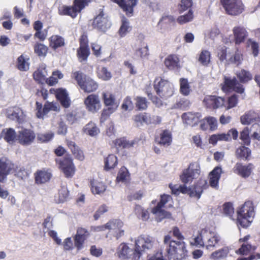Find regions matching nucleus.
Segmentation results:
<instances>
[{
    "label": "nucleus",
    "instance_id": "1",
    "mask_svg": "<svg viewBox=\"0 0 260 260\" xmlns=\"http://www.w3.org/2000/svg\"><path fill=\"white\" fill-rule=\"evenodd\" d=\"M164 244L165 256L169 260H182L187 256L188 251L183 241L174 240L170 235H167L164 237Z\"/></svg>",
    "mask_w": 260,
    "mask_h": 260
},
{
    "label": "nucleus",
    "instance_id": "2",
    "mask_svg": "<svg viewBox=\"0 0 260 260\" xmlns=\"http://www.w3.org/2000/svg\"><path fill=\"white\" fill-rule=\"evenodd\" d=\"M236 223L237 226L247 228L251 224L255 215L254 207L252 201H247L236 211Z\"/></svg>",
    "mask_w": 260,
    "mask_h": 260
},
{
    "label": "nucleus",
    "instance_id": "3",
    "mask_svg": "<svg viewBox=\"0 0 260 260\" xmlns=\"http://www.w3.org/2000/svg\"><path fill=\"white\" fill-rule=\"evenodd\" d=\"M13 173H14L15 176L23 179L26 172L23 167L16 166L7 158H1L0 159V182H3L8 174Z\"/></svg>",
    "mask_w": 260,
    "mask_h": 260
},
{
    "label": "nucleus",
    "instance_id": "4",
    "mask_svg": "<svg viewBox=\"0 0 260 260\" xmlns=\"http://www.w3.org/2000/svg\"><path fill=\"white\" fill-rule=\"evenodd\" d=\"M155 239L149 235H141L135 241V254L134 259L139 260L143 252L152 249Z\"/></svg>",
    "mask_w": 260,
    "mask_h": 260
},
{
    "label": "nucleus",
    "instance_id": "5",
    "mask_svg": "<svg viewBox=\"0 0 260 260\" xmlns=\"http://www.w3.org/2000/svg\"><path fill=\"white\" fill-rule=\"evenodd\" d=\"M153 88L157 95L162 99H167L174 94L173 85L168 80L159 77L155 79Z\"/></svg>",
    "mask_w": 260,
    "mask_h": 260
},
{
    "label": "nucleus",
    "instance_id": "6",
    "mask_svg": "<svg viewBox=\"0 0 260 260\" xmlns=\"http://www.w3.org/2000/svg\"><path fill=\"white\" fill-rule=\"evenodd\" d=\"M221 90L225 93L235 92L242 94L244 92L245 88L243 85L239 82L237 79L224 76L223 78V82L220 84Z\"/></svg>",
    "mask_w": 260,
    "mask_h": 260
},
{
    "label": "nucleus",
    "instance_id": "7",
    "mask_svg": "<svg viewBox=\"0 0 260 260\" xmlns=\"http://www.w3.org/2000/svg\"><path fill=\"white\" fill-rule=\"evenodd\" d=\"M160 201L156 206L151 209V213L155 215L157 221L159 222L166 218H169L171 214L164 210L162 208L170 201L172 200V198L170 195L163 194L160 196Z\"/></svg>",
    "mask_w": 260,
    "mask_h": 260
},
{
    "label": "nucleus",
    "instance_id": "8",
    "mask_svg": "<svg viewBox=\"0 0 260 260\" xmlns=\"http://www.w3.org/2000/svg\"><path fill=\"white\" fill-rule=\"evenodd\" d=\"M220 3L226 13L231 16H237L245 10L242 0H220Z\"/></svg>",
    "mask_w": 260,
    "mask_h": 260
},
{
    "label": "nucleus",
    "instance_id": "9",
    "mask_svg": "<svg viewBox=\"0 0 260 260\" xmlns=\"http://www.w3.org/2000/svg\"><path fill=\"white\" fill-rule=\"evenodd\" d=\"M200 174V166L197 162H191L188 168L185 169L180 176V180L184 184L192 181L196 175Z\"/></svg>",
    "mask_w": 260,
    "mask_h": 260
},
{
    "label": "nucleus",
    "instance_id": "10",
    "mask_svg": "<svg viewBox=\"0 0 260 260\" xmlns=\"http://www.w3.org/2000/svg\"><path fill=\"white\" fill-rule=\"evenodd\" d=\"M85 8L84 2L82 0H75L73 7L63 6L59 9V14L61 15H69L75 18L78 13Z\"/></svg>",
    "mask_w": 260,
    "mask_h": 260
},
{
    "label": "nucleus",
    "instance_id": "11",
    "mask_svg": "<svg viewBox=\"0 0 260 260\" xmlns=\"http://www.w3.org/2000/svg\"><path fill=\"white\" fill-rule=\"evenodd\" d=\"M203 103L207 108L214 110L223 107L225 100L224 98L220 96L207 95L204 98Z\"/></svg>",
    "mask_w": 260,
    "mask_h": 260
},
{
    "label": "nucleus",
    "instance_id": "12",
    "mask_svg": "<svg viewBox=\"0 0 260 260\" xmlns=\"http://www.w3.org/2000/svg\"><path fill=\"white\" fill-rule=\"evenodd\" d=\"M92 25L94 28L105 31L111 26V22L109 21L108 16L104 13L103 10L101 11L100 13L94 18Z\"/></svg>",
    "mask_w": 260,
    "mask_h": 260
},
{
    "label": "nucleus",
    "instance_id": "13",
    "mask_svg": "<svg viewBox=\"0 0 260 260\" xmlns=\"http://www.w3.org/2000/svg\"><path fill=\"white\" fill-rule=\"evenodd\" d=\"M209 185L206 180H199L193 185L189 187V196L199 199L204 191L208 188Z\"/></svg>",
    "mask_w": 260,
    "mask_h": 260
},
{
    "label": "nucleus",
    "instance_id": "14",
    "mask_svg": "<svg viewBox=\"0 0 260 260\" xmlns=\"http://www.w3.org/2000/svg\"><path fill=\"white\" fill-rule=\"evenodd\" d=\"M254 169V166L252 163L243 165L241 162H237L233 169V171L242 178H247L251 175Z\"/></svg>",
    "mask_w": 260,
    "mask_h": 260
},
{
    "label": "nucleus",
    "instance_id": "15",
    "mask_svg": "<svg viewBox=\"0 0 260 260\" xmlns=\"http://www.w3.org/2000/svg\"><path fill=\"white\" fill-rule=\"evenodd\" d=\"M202 235L205 246L208 249L214 247L220 240L218 236L206 229H202Z\"/></svg>",
    "mask_w": 260,
    "mask_h": 260
},
{
    "label": "nucleus",
    "instance_id": "16",
    "mask_svg": "<svg viewBox=\"0 0 260 260\" xmlns=\"http://www.w3.org/2000/svg\"><path fill=\"white\" fill-rule=\"evenodd\" d=\"M84 104L88 110L92 113L97 112L101 107L99 97L94 94H90L84 100Z\"/></svg>",
    "mask_w": 260,
    "mask_h": 260
},
{
    "label": "nucleus",
    "instance_id": "17",
    "mask_svg": "<svg viewBox=\"0 0 260 260\" xmlns=\"http://www.w3.org/2000/svg\"><path fill=\"white\" fill-rule=\"evenodd\" d=\"M234 42L236 45H240L245 42L248 36L246 29L243 26H236L233 28Z\"/></svg>",
    "mask_w": 260,
    "mask_h": 260
},
{
    "label": "nucleus",
    "instance_id": "18",
    "mask_svg": "<svg viewBox=\"0 0 260 260\" xmlns=\"http://www.w3.org/2000/svg\"><path fill=\"white\" fill-rule=\"evenodd\" d=\"M90 54L86 36H82L80 39V47L77 50V54L80 61L86 60Z\"/></svg>",
    "mask_w": 260,
    "mask_h": 260
},
{
    "label": "nucleus",
    "instance_id": "19",
    "mask_svg": "<svg viewBox=\"0 0 260 260\" xmlns=\"http://www.w3.org/2000/svg\"><path fill=\"white\" fill-rule=\"evenodd\" d=\"M60 167L67 177H72L75 173V167L70 156H66L60 161Z\"/></svg>",
    "mask_w": 260,
    "mask_h": 260
},
{
    "label": "nucleus",
    "instance_id": "20",
    "mask_svg": "<svg viewBox=\"0 0 260 260\" xmlns=\"http://www.w3.org/2000/svg\"><path fill=\"white\" fill-rule=\"evenodd\" d=\"M138 0H115L128 17L133 15L134 8Z\"/></svg>",
    "mask_w": 260,
    "mask_h": 260
},
{
    "label": "nucleus",
    "instance_id": "21",
    "mask_svg": "<svg viewBox=\"0 0 260 260\" xmlns=\"http://www.w3.org/2000/svg\"><path fill=\"white\" fill-rule=\"evenodd\" d=\"M35 133L30 129H24L19 131L18 139L22 145H30L35 138Z\"/></svg>",
    "mask_w": 260,
    "mask_h": 260
},
{
    "label": "nucleus",
    "instance_id": "22",
    "mask_svg": "<svg viewBox=\"0 0 260 260\" xmlns=\"http://www.w3.org/2000/svg\"><path fill=\"white\" fill-rule=\"evenodd\" d=\"M202 117L200 113L187 112L184 113L181 118L184 123L191 126H195L200 121Z\"/></svg>",
    "mask_w": 260,
    "mask_h": 260
},
{
    "label": "nucleus",
    "instance_id": "23",
    "mask_svg": "<svg viewBox=\"0 0 260 260\" xmlns=\"http://www.w3.org/2000/svg\"><path fill=\"white\" fill-rule=\"evenodd\" d=\"M222 169L219 166L215 167L209 174V184L211 187L218 188L219 181L222 173Z\"/></svg>",
    "mask_w": 260,
    "mask_h": 260
},
{
    "label": "nucleus",
    "instance_id": "24",
    "mask_svg": "<svg viewBox=\"0 0 260 260\" xmlns=\"http://www.w3.org/2000/svg\"><path fill=\"white\" fill-rule=\"evenodd\" d=\"M164 64L169 70H177L180 68L179 57L174 54L168 55L165 59Z\"/></svg>",
    "mask_w": 260,
    "mask_h": 260
},
{
    "label": "nucleus",
    "instance_id": "25",
    "mask_svg": "<svg viewBox=\"0 0 260 260\" xmlns=\"http://www.w3.org/2000/svg\"><path fill=\"white\" fill-rule=\"evenodd\" d=\"M155 140L160 145L169 146L172 142L171 132L168 129H164L160 133L159 136L155 137Z\"/></svg>",
    "mask_w": 260,
    "mask_h": 260
},
{
    "label": "nucleus",
    "instance_id": "26",
    "mask_svg": "<svg viewBox=\"0 0 260 260\" xmlns=\"http://www.w3.org/2000/svg\"><path fill=\"white\" fill-rule=\"evenodd\" d=\"M89 233L85 229L80 228L77 230L75 237V245L78 250L82 248L84 241L89 237Z\"/></svg>",
    "mask_w": 260,
    "mask_h": 260
},
{
    "label": "nucleus",
    "instance_id": "27",
    "mask_svg": "<svg viewBox=\"0 0 260 260\" xmlns=\"http://www.w3.org/2000/svg\"><path fill=\"white\" fill-rule=\"evenodd\" d=\"M240 121L243 124L249 125L252 122H259L260 117L257 113L250 110L241 116Z\"/></svg>",
    "mask_w": 260,
    "mask_h": 260
},
{
    "label": "nucleus",
    "instance_id": "28",
    "mask_svg": "<svg viewBox=\"0 0 260 260\" xmlns=\"http://www.w3.org/2000/svg\"><path fill=\"white\" fill-rule=\"evenodd\" d=\"M7 117L9 119L21 122L23 118L22 110L19 107H12L9 108L6 112Z\"/></svg>",
    "mask_w": 260,
    "mask_h": 260
},
{
    "label": "nucleus",
    "instance_id": "29",
    "mask_svg": "<svg viewBox=\"0 0 260 260\" xmlns=\"http://www.w3.org/2000/svg\"><path fill=\"white\" fill-rule=\"evenodd\" d=\"M235 155L238 159L249 160L251 155V150L244 144L237 148Z\"/></svg>",
    "mask_w": 260,
    "mask_h": 260
},
{
    "label": "nucleus",
    "instance_id": "30",
    "mask_svg": "<svg viewBox=\"0 0 260 260\" xmlns=\"http://www.w3.org/2000/svg\"><path fill=\"white\" fill-rule=\"evenodd\" d=\"M56 97L64 108H68L70 106V100L66 89H57L56 91Z\"/></svg>",
    "mask_w": 260,
    "mask_h": 260
},
{
    "label": "nucleus",
    "instance_id": "31",
    "mask_svg": "<svg viewBox=\"0 0 260 260\" xmlns=\"http://www.w3.org/2000/svg\"><path fill=\"white\" fill-rule=\"evenodd\" d=\"M135 143L134 140L129 141L126 137H122L115 141V145L117 149H128L133 147Z\"/></svg>",
    "mask_w": 260,
    "mask_h": 260
},
{
    "label": "nucleus",
    "instance_id": "32",
    "mask_svg": "<svg viewBox=\"0 0 260 260\" xmlns=\"http://www.w3.org/2000/svg\"><path fill=\"white\" fill-rule=\"evenodd\" d=\"M131 29V27L129 26L128 20L123 15L121 17V24L118 31V35L120 38L124 37Z\"/></svg>",
    "mask_w": 260,
    "mask_h": 260
},
{
    "label": "nucleus",
    "instance_id": "33",
    "mask_svg": "<svg viewBox=\"0 0 260 260\" xmlns=\"http://www.w3.org/2000/svg\"><path fill=\"white\" fill-rule=\"evenodd\" d=\"M98 87V85L94 81L89 78H87L80 87L85 92H91L96 90Z\"/></svg>",
    "mask_w": 260,
    "mask_h": 260
},
{
    "label": "nucleus",
    "instance_id": "34",
    "mask_svg": "<svg viewBox=\"0 0 260 260\" xmlns=\"http://www.w3.org/2000/svg\"><path fill=\"white\" fill-rule=\"evenodd\" d=\"M230 252L228 247L225 246L212 253L210 258L214 260L225 258Z\"/></svg>",
    "mask_w": 260,
    "mask_h": 260
},
{
    "label": "nucleus",
    "instance_id": "35",
    "mask_svg": "<svg viewBox=\"0 0 260 260\" xmlns=\"http://www.w3.org/2000/svg\"><path fill=\"white\" fill-rule=\"evenodd\" d=\"M50 46L53 49L63 46L65 44L64 39L58 35H53L49 39Z\"/></svg>",
    "mask_w": 260,
    "mask_h": 260
},
{
    "label": "nucleus",
    "instance_id": "36",
    "mask_svg": "<svg viewBox=\"0 0 260 260\" xmlns=\"http://www.w3.org/2000/svg\"><path fill=\"white\" fill-rule=\"evenodd\" d=\"M129 180L130 175L127 169L124 167H121L117 174L116 181L127 183L129 181Z\"/></svg>",
    "mask_w": 260,
    "mask_h": 260
},
{
    "label": "nucleus",
    "instance_id": "37",
    "mask_svg": "<svg viewBox=\"0 0 260 260\" xmlns=\"http://www.w3.org/2000/svg\"><path fill=\"white\" fill-rule=\"evenodd\" d=\"M246 47H250L252 54L254 57L258 55L260 51V44L252 39H248L246 42Z\"/></svg>",
    "mask_w": 260,
    "mask_h": 260
},
{
    "label": "nucleus",
    "instance_id": "38",
    "mask_svg": "<svg viewBox=\"0 0 260 260\" xmlns=\"http://www.w3.org/2000/svg\"><path fill=\"white\" fill-rule=\"evenodd\" d=\"M91 190L94 194H100L106 190V187L103 183L95 180L90 181Z\"/></svg>",
    "mask_w": 260,
    "mask_h": 260
},
{
    "label": "nucleus",
    "instance_id": "39",
    "mask_svg": "<svg viewBox=\"0 0 260 260\" xmlns=\"http://www.w3.org/2000/svg\"><path fill=\"white\" fill-rule=\"evenodd\" d=\"M236 75L239 80V82L241 84L247 83L252 79L251 74L249 71L244 69H242L238 72Z\"/></svg>",
    "mask_w": 260,
    "mask_h": 260
},
{
    "label": "nucleus",
    "instance_id": "40",
    "mask_svg": "<svg viewBox=\"0 0 260 260\" xmlns=\"http://www.w3.org/2000/svg\"><path fill=\"white\" fill-rule=\"evenodd\" d=\"M211 53L206 50H203L199 55L198 61L204 66H208L210 62Z\"/></svg>",
    "mask_w": 260,
    "mask_h": 260
},
{
    "label": "nucleus",
    "instance_id": "41",
    "mask_svg": "<svg viewBox=\"0 0 260 260\" xmlns=\"http://www.w3.org/2000/svg\"><path fill=\"white\" fill-rule=\"evenodd\" d=\"M83 131L84 133L92 137L96 136L100 132L99 129L96 126L95 124L92 122L87 124L83 128Z\"/></svg>",
    "mask_w": 260,
    "mask_h": 260
},
{
    "label": "nucleus",
    "instance_id": "42",
    "mask_svg": "<svg viewBox=\"0 0 260 260\" xmlns=\"http://www.w3.org/2000/svg\"><path fill=\"white\" fill-rule=\"evenodd\" d=\"M51 175L45 171H40L37 172L36 174V181L37 183H44L49 181L51 178Z\"/></svg>",
    "mask_w": 260,
    "mask_h": 260
},
{
    "label": "nucleus",
    "instance_id": "43",
    "mask_svg": "<svg viewBox=\"0 0 260 260\" xmlns=\"http://www.w3.org/2000/svg\"><path fill=\"white\" fill-rule=\"evenodd\" d=\"M256 249L255 246H252L249 243H242L241 247L236 252L241 255H247L251 252L254 251Z\"/></svg>",
    "mask_w": 260,
    "mask_h": 260
},
{
    "label": "nucleus",
    "instance_id": "44",
    "mask_svg": "<svg viewBox=\"0 0 260 260\" xmlns=\"http://www.w3.org/2000/svg\"><path fill=\"white\" fill-rule=\"evenodd\" d=\"M223 213L231 219L236 221V218H234V209L232 203L226 202L223 205Z\"/></svg>",
    "mask_w": 260,
    "mask_h": 260
},
{
    "label": "nucleus",
    "instance_id": "45",
    "mask_svg": "<svg viewBox=\"0 0 260 260\" xmlns=\"http://www.w3.org/2000/svg\"><path fill=\"white\" fill-rule=\"evenodd\" d=\"M33 75L34 79L40 82L45 81L46 76L48 75L46 68H40L34 72Z\"/></svg>",
    "mask_w": 260,
    "mask_h": 260
},
{
    "label": "nucleus",
    "instance_id": "46",
    "mask_svg": "<svg viewBox=\"0 0 260 260\" xmlns=\"http://www.w3.org/2000/svg\"><path fill=\"white\" fill-rule=\"evenodd\" d=\"M180 92L184 95H188L191 91L190 87L187 79H180Z\"/></svg>",
    "mask_w": 260,
    "mask_h": 260
},
{
    "label": "nucleus",
    "instance_id": "47",
    "mask_svg": "<svg viewBox=\"0 0 260 260\" xmlns=\"http://www.w3.org/2000/svg\"><path fill=\"white\" fill-rule=\"evenodd\" d=\"M67 144L75 156L80 160H83L84 158L83 153L79 149L75 143L72 141H68Z\"/></svg>",
    "mask_w": 260,
    "mask_h": 260
},
{
    "label": "nucleus",
    "instance_id": "48",
    "mask_svg": "<svg viewBox=\"0 0 260 260\" xmlns=\"http://www.w3.org/2000/svg\"><path fill=\"white\" fill-rule=\"evenodd\" d=\"M1 134L2 137L10 143L13 142L15 138V133L12 128L3 129Z\"/></svg>",
    "mask_w": 260,
    "mask_h": 260
},
{
    "label": "nucleus",
    "instance_id": "49",
    "mask_svg": "<svg viewBox=\"0 0 260 260\" xmlns=\"http://www.w3.org/2000/svg\"><path fill=\"white\" fill-rule=\"evenodd\" d=\"M63 78V74L59 71H55L52 73V76L49 78H46L45 82L48 85L53 86L58 82V79Z\"/></svg>",
    "mask_w": 260,
    "mask_h": 260
},
{
    "label": "nucleus",
    "instance_id": "50",
    "mask_svg": "<svg viewBox=\"0 0 260 260\" xmlns=\"http://www.w3.org/2000/svg\"><path fill=\"white\" fill-rule=\"evenodd\" d=\"M240 139L244 145L249 146L250 145L251 140L249 137V129L247 127L244 128L240 132Z\"/></svg>",
    "mask_w": 260,
    "mask_h": 260
},
{
    "label": "nucleus",
    "instance_id": "51",
    "mask_svg": "<svg viewBox=\"0 0 260 260\" xmlns=\"http://www.w3.org/2000/svg\"><path fill=\"white\" fill-rule=\"evenodd\" d=\"M102 98L106 106H112L114 104V96L111 92L105 90L102 93Z\"/></svg>",
    "mask_w": 260,
    "mask_h": 260
},
{
    "label": "nucleus",
    "instance_id": "52",
    "mask_svg": "<svg viewBox=\"0 0 260 260\" xmlns=\"http://www.w3.org/2000/svg\"><path fill=\"white\" fill-rule=\"evenodd\" d=\"M193 18V13L191 9H189L188 13L185 15H181L177 19V21L180 24H183L192 21Z\"/></svg>",
    "mask_w": 260,
    "mask_h": 260
},
{
    "label": "nucleus",
    "instance_id": "53",
    "mask_svg": "<svg viewBox=\"0 0 260 260\" xmlns=\"http://www.w3.org/2000/svg\"><path fill=\"white\" fill-rule=\"evenodd\" d=\"M135 104L136 107L139 110H143L147 109V101L146 98L141 96H137L135 99Z\"/></svg>",
    "mask_w": 260,
    "mask_h": 260
},
{
    "label": "nucleus",
    "instance_id": "54",
    "mask_svg": "<svg viewBox=\"0 0 260 260\" xmlns=\"http://www.w3.org/2000/svg\"><path fill=\"white\" fill-rule=\"evenodd\" d=\"M238 103V96L236 94H233L229 96L227 100L226 106L224 104L226 109L229 110L236 107Z\"/></svg>",
    "mask_w": 260,
    "mask_h": 260
},
{
    "label": "nucleus",
    "instance_id": "55",
    "mask_svg": "<svg viewBox=\"0 0 260 260\" xmlns=\"http://www.w3.org/2000/svg\"><path fill=\"white\" fill-rule=\"evenodd\" d=\"M193 5L192 0H181L178 5V11L180 13H183L190 9Z\"/></svg>",
    "mask_w": 260,
    "mask_h": 260
},
{
    "label": "nucleus",
    "instance_id": "56",
    "mask_svg": "<svg viewBox=\"0 0 260 260\" xmlns=\"http://www.w3.org/2000/svg\"><path fill=\"white\" fill-rule=\"evenodd\" d=\"M98 74L99 78L104 80H108L112 77L111 73L105 67L98 68Z\"/></svg>",
    "mask_w": 260,
    "mask_h": 260
},
{
    "label": "nucleus",
    "instance_id": "57",
    "mask_svg": "<svg viewBox=\"0 0 260 260\" xmlns=\"http://www.w3.org/2000/svg\"><path fill=\"white\" fill-rule=\"evenodd\" d=\"M35 52L38 56H44L46 55L48 48L45 45L41 43L36 44L34 47Z\"/></svg>",
    "mask_w": 260,
    "mask_h": 260
},
{
    "label": "nucleus",
    "instance_id": "58",
    "mask_svg": "<svg viewBox=\"0 0 260 260\" xmlns=\"http://www.w3.org/2000/svg\"><path fill=\"white\" fill-rule=\"evenodd\" d=\"M136 211L140 218L144 221L148 220L149 218V213L148 211L142 208L140 205H137L136 207Z\"/></svg>",
    "mask_w": 260,
    "mask_h": 260
},
{
    "label": "nucleus",
    "instance_id": "59",
    "mask_svg": "<svg viewBox=\"0 0 260 260\" xmlns=\"http://www.w3.org/2000/svg\"><path fill=\"white\" fill-rule=\"evenodd\" d=\"M73 77L77 82L80 87L83 84L85 80L87 79L85 75L81 71H76L73 73Z\"/></svg>",
    "mask_w": 260,
    "mask_h": 260
},
{
    "label": "nucleus",
    "instance_id": "60",
    "mask_svg": "<svg viewBox=\"0 0 260 260\" xmlns=\"http://www.w3.org/2000/svg\"><path fill=\"white\" fill-rule=\"evenodd\" d=\"M243 60V55L238 50L230 58V62L237 64V66L241 63Z\"/></svg>",
    "mask_w": 260,
    "mask_h": 260
},
{
    "label": "nucleus",
    "instance_id": "61",
    "mask_svg": "<svg viewBox=\"0 0 260 260\" xmlns=\"http://www.w3.org/2000/svg\"><path fill=\"white\" fill-rule=\"evenodd\" d=\"M18 68L21 71H27L29 69V64L22 55L18 58Z\"/></svg>",
    "mask_w": 260,
    "mask_h": 260
},
{
    "label": "nucleus",
    "instance_id": "62",
    "mask_svg": "<svg viewBox=\"0 0 260 260\" xmlns=\"http://www.w3.org/2000/svg\"><path fill=\"white\" fill-rule=\"evenodd\" d=\"M149 54V49L147 46L141 47L137 49L135 52V55L141 58L147 57Z\"/></svg>",
    "mask_w": 260,
    "mask_h": 260
},
{
    "label": "nucleus",
    "instance_id": "63",
    "mask_svg": "<svg viewBox=\"0 0 260 260\" xmlns=\"http://www.w3.org/2000/svg\"><path fill=\"white\" fill-rule=\"evenodd\" d=\"M114 168V155L109 154L105 159L104 169L109 171Z\"/></svg>",
    "mask_w": 260,
    "mask_h": 260
},
{
    "label": "nucleus",
    "instance_id": "64",
    "mask_svg": "<svg viewBox=\"0 0 260 260\" xmlns=\"http://www.w3.org/2000/svg\"><path fill=\"white\" fill-rule=\"evenodd\" d=\"M66 119L69 124H73L78 121L79 117L75 111H72L67 114Z\"/></svg>",
    "mask_w": 260,
    "mask_h": 260
}]
</instances>
